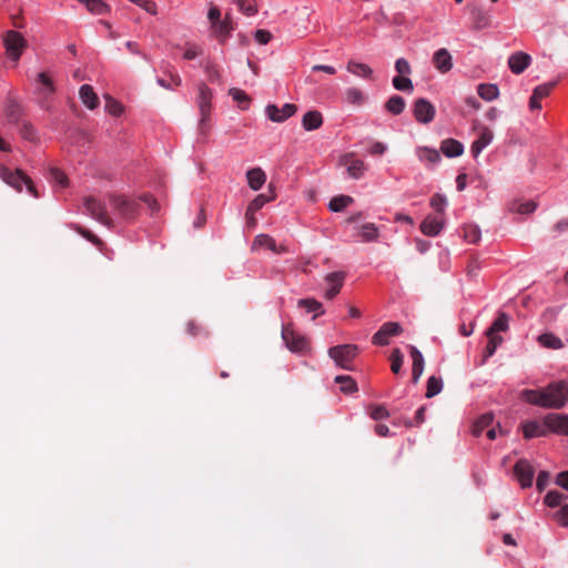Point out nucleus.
<instances>
[{
    "label": "nucleus",
    "instance_id": "9d476101",
    "mask_svg": "<svg viewBox=\"0 0 568 568\" xmlns=\"http://www.w3.org/2000/svg\"><path fill=\"white\" fill-rule=\"evenodd\" d=\"M282 337L292 352L302 353L308 347L307 339L296 334L290 326L283 327Z\"/></svg>",
    "mask_w": 568,
    "mask_h": 568
},
{
    "label": "nucleus",
    "instance_id": "f8f14e48",
    "mask_svg": "<svg viewBox=\"0 0 568 568\" xmlns=\"http://www.w3.org/2000/svg\"><path fill=\"white\" fill-rule=\"evenodd\" d=\"M296 111L297 106L293 103H286L282 108H278L275 104H268L265 108L267 118L273 122H283L295 114Z\"/></svg>",
    "mask_w": 568,
    "mask_h": 568
},
{
    "label": "nucleus",
    "instance_id": "e433bc0d",
    "mask_svg": "<svg viewBox=\"0 0 568 568\" xmlns=\"http://www.w3.org/2000/svg\"><path fill=\"white\" fill-rule=\"evenodd\" d=\"M345 99L349 104L361 105L365 102L366 98L361 89L352 87L345 90Z\"/></svg>",
    "mask_w": 568,
    "mask_h": 568
},
{
    "label": "nucleus",
    "instance_id": "680f3d73",
    "mask_svg": "<svg viewBox=\"0 0 568 568\" xmlns=\"http://www.w3.org/2000/svg\"><path fill=\"white\" fill-rule=\"evenodd\" d=\"M105 109L112 115H120L122 113V105L110 97H106Z\"/></svg>",
    "mask_w": 568,
    "mask_h": 568
},
{
    "label": "nucleus",
    "instance_id": "a19ab883",
    "mask_svg": "<svg viewBox=\"0 0 568 568\" xmlns=\"http://www.w3.org/2000/svg\"><path fill=\"white\" fill-rule=\"evenodd\" d=\"M83 3L87 9L94 14H104L109 11V6L102 0H78Z\"/></svg>",
    "mask_w": 568,
    "mask_h": 568
},
{
    "label": "nucleus",
    "instance_id": "473e14b6",
    "mask_svg": "<svg viewBox=\"0 0 568 568\" xmlns=\"http://www.w3.org/2000/svg\"><path fill=\"white\" fill-rule=\"evenodd\" d=\"M359 236L364 242H374L378 239V227L374 223H365L359 226Z\"/></svg>",
    "mask_w": 568,
    "mask_h": 568
},
{
    "label": "nucleus",
    "instance_id": "6ab92c4d",
    "mask_svg": "<svg viewBox=\"0 0 568 568\" xmlns=\"http://www.w3.org/2000/svg\"><path fill=\"white\" fill-rule=\"evenodd\" d=\"M344 272H333L325 276V281L329 285V287L325 291V297L327 300H333L339 293L344 284Z\"/></svg>",
    "mask_w": 568,
    "mask_h": 568
},
{
    "label": "nucleus",
    "instance_id": "72a5a7b5",
    "mask_svg": "<svg viewBox=\"0 0 568 568\" xmlns=\"http://www.w3.org/2000/svg\"><path fill=\"white\" fill-rule=\"evenodd\" d=\"M478 95L486 101H493L498 98L499 90L496 84L483 83L477 88Z\"/></svg>",
    "mask_w": 568,
    "mask_h": 568
},
{
    "label": "nucleus",
    "instance_id": "6e6d98bb",
    "mask_svg": "<svg viewBox=\"0 0 568 568\" xmlns=\"http://www.w3.org/2000/svg\"><path fill=\"white\" fill-rule=\"evenodd\" d=\"M447 205V199L436 193L430 199V206L437 212V213H444L445 206Z\"/></svg>",
    "mask_w": 568,
    "mask_h": 568
},
{
    "label": "nucleus",
    "instance_id": "8fccbe9b",
    "mask_svg": "<svg viewBox=\"0 0 568 568\" xmlns=\"http://www.w3.org/2000/svg\"><path fill=\"white\" fill-rule=\"evenodd\" d=\"M508 328V317L505 313H500L494 321L493 325L488 328L487 333L496 334L497 332H505Z\"/></svg>",
    "mask_w": 568,
    "mask_h": 568
},
{
    "label": "nucleus",
    "instance_id": "c9c22d12",
    "mask_svg": "<svg viewBox=\"0 0 568 568\" xmlns=\"http://www.w3.org/2000/svg\"><path fill=\"white\" fill-rule=\"evenodd\" d=\"M335 383L339 385V389L344 394H352L357 390L356 382L348 375L336 376Z\"/></svg>",
    "mask_w": 568,
    "mask_h": 568
},
{
    "label": "nucleus",
    "instance_id": "7c9ffc66",
    "mask_svg": "<svg viewBox=\"0 0 568 568\" xmlns=\"http://www.w3.org/2000/svg\"><path fill=\"white\" fill-rule=\"evenodd\" d=\"M37 81L42 85L39 90L42 97L49 98L55 92L54 83L47 72H40L37 77Z\"/></svg>",
    "mask_w": 568,
    "mask_h": 568
},
{
    "label": "nucleus",
    "instance_id": "338daca9",
    "mask_svg": "<svg viewBox=\"0 0 568 568\" xmlns=\"http://www.w3.org/2000/svg\"><path fill=\"white\" fill-rule=\"evenodd\" d=\"M221 17H222L221 10L216 6L211 3L210 8H209V12H207V19H209L211 26L217 21H221L222 20Z\"/></svg>",
    "mask_w": 568,
    "mask_h": 568
},
{
    "label": "nucleus",
    "instance_id": "f257e3e1",
    "mask_svg": "<svg viewBox=\"0 0 568 568\" xmlns=\"http://www.w3.org/2000/svg\"><path fill=\"white\" fill-rule=\"evenodd\" d=\"M523 396L528 403L546 408L559 409L566 405L560 381L550 383L541 390L526 389Z\"/></svg>",
    "mask_w": 568,
    "mask_h": 568
},
{
    "label": "nucleus",
    "instance_id": "58836bf2",
    "mask_svg": "<svg viewBox=\"0 0 568 568\" xmlns=\"http://www.w3.org/2000/svg\"><path fill=\"white\" fill-rule=\"evenodd\" d=\"M353 197L348 195H337L334 196L328 204V207L333 212H341L345 207H347L351 203H353Z\"/></svg>",
    "mask_w": 568,
    "mask_h": 568
},
{
    "label": "nucleus",
    "instance_id": "c85d7f7f",
    "mask_svg": "<svg viewBox=\"0 0 568 568\" xmlns=\"http://www.w3.org/2000/svg\"><path fill=\"white\" fill-rule=\"evenodd\" d=\"M494 422V416L490 413H486L481 415L473 425L471 434L476 437H479L485 429L491 427Z\"/></svg>",
    "mask_w": 568,
    "mask_h": 568
},
{
    "label": "nucleus",
    "instance_id": "a18cd8bd",
    "mask_svg": "<svg viewBox=\"0 0 568 568\" xmlns=\"http://www.w3.org/2000/svg\"><path fill=\"white\" fill-rule=\"evenodd\" d=\"M417 154L420 161H426L428 163H437L440 160V154L438 151L428 148H419L417 150Z\"/></svg>",
    "mask_w": 568,
    "mask_h": 568
},
{
    "label": "nucleus",
    "instance_id": "4d7b16f0",
    "mask_svg": "<svg viewBox=\"0 0 568 568\" xmlns=\"http://www.w3.org/2000/svg\"><path fill=\"white\" fill-rule=\"evenodd\" d=\"M555 85H556V82H548V83L540 84L534 89L532 93L539 100H542L544 98H546L550 94V92L555 88Z\"/></svg>",
    "mask_w": 568,
    "mask_h": 568
},
{
    "label": "nucleus",
    "instance_id": "b1692460",
    "mask_svg": "<svg viewBox=\"0 0 568 568\" xmlns=\"http://www.w3.org/2000/svg\"><path fill=\"white\" fill-rule=\"evenodd\" d=\"M79 95L83 104L90 110H93L99 105V98L91 85L83 84L79 90Z\"/></svg>",
    "mask_w": 568,
    "mask_h": 568
},
{
    "label": "nucleus",
    "instance_id": "a878e982",
    "mask_svg": "<svg viewBox=\"0 0 568 568\" xmlns=\"http://www.w3.org/2000/svg\"><path fill=\"white\" fill-rule=\"evenodd\" d=\"M524 437L530 439L534 437H540L547 435V427L545 422L542 424L538 422H528L523 425Z\"/></svg>",
    "mask_w": 568,
    "mask_h": 568
},
{
    "label": "nucleus",
    "instance_id": "f03ea898",
    "mask_svg": "<svg viewBox=\"0 0 568 568\" xmlns=\"http://www.w3.org/2000/svg\"><path fill=\"white\" fill-rule=\"evenodd\" d=\"M0 178L11 187L17 190L18 192L22 191V185H26L28 192L38 197V191L32 182V180L26 175L22 170L12 171L6 166H0Z\"/></svg>",
    "mask_w": 568,
    "mask_h": 568
},
{
    "label": "nucleus",
    "instance_id": "0e129e2a",
    "mask_svg": "<svg viewBox=\"0 0 568 568\" xmlns=\"http://www.w3.org/2000/svg\"><path fill=\"white\" fill-rule=\"evenodd\" d=\"M555 519L564 527H568V504L564 505L556 514Z\"/></svg>",
    "mask_w": 568,
    "mask_h": 568
},
{
    "label": "nucleus",
    "instance_id": "dca6fc26",
    "mask_svg": "<svg viewBox=\"0 0 568 568\" xmlns=\"http://www.w3.org/2000/svg\"><path fill=\"white\" fill-rule=\"evenodd\" d=\"M432 63L434 68L443 74L449 72L454 65L453 57L445 48L438 49L434 52Z\"/></svg>",
    "mask_w": 568,
    "mask_h": 568
},
{
    "label": "nucleus",
    "instance_id": "5fc2aeb1",
    "mask_svg": "<svg viewBox=\"0 0 568 568\" xmlns=\"http://www.w3.org/2000/svg\"><path fill=\"white\" fill-rule=\"evenodd\" d=\"M6 115L10 121L17 122L21 116V106L14 101H9L6 105Z\"/></svg>",
    "mask_w": 568,
    "mask_h": 568
},
{
    "label": "nucleus",
    "instance_id": "4468645a",
    "mask_svg": "<svg viewBox=\"0 0 568 568\" xmlns=\"http://www.w3.org/2000/svg\"><path fill=\"white\" fill-rule=\"evenodd\" d=\"M545 426L547 433L552 432L560 435L568 436V416L562 414H548L545 416Z\"/></svg>",
    "mask_w": 568,
    "mask_h": 568
},
{
    "label": "nucleus",
    "instance_id": "f3484780",
    "mask_svg": "<svg viewBox=\"0 0 568 568\" xmlns=\"http://www.w3.org/2000/svg\"><path fill=\"white\" fill-rule=\"evenodd\" d=\"M531 63V57L523 51H517L509 55L508 67L515 74L523 73Z\"/></svg>",
    "mask_w": 568,
    "mask_h": 568
},
{
    "label": "nucleus",
    "instance_id": "49530a36",
    "mask_svg": "<svg viewBox=\"0 0 568 568\" xmlns=\"http://www.w3.org/2000/svg\"><path fill=\"white\" fill-rule=\"evenodd\" d=\"M443 388V382L439 377L430 376L427 381V388L425 396L427 398H432L439 394Z\"/></svg>",
    "mask_w": 568,
    "mask_h": 568
},
{
    "label": "nucleus",
    "instance_id": "c03bdc74",
    "mask_svg": "<svg viewBox=\"0 0 568 568\" xmlns=\"http://www.w3.org/2000/svg\"><path fill=\"white\" fill-rule=\"evenodd\" d=\"M229 94L239 103L241 109L246 110L248 108L251 99L243 90L232 88L230 89Z\"/></svg>",
    "mask_w": 568,
    "mask_h": 568
},
{
    "label": "nucleus",
    "instance_id": "09e8293b",
    "mask_svg": "<svg viewBox=\"0 0 568 568\" xmlns=\"http://www.w3.org/2000/svg\"><path fill=\"white\" fill-rule=\"evenodd\" d=\"M390 369L394 374H398L404 363V355L399 348H394L390 354Z\"/></svg>",
    "mask_w": 568,
    "mask_h": 568
},
{
    "label": "nucleus",
    "instance_id": "f704fd0d",
    "mask_svg": "<svg viewBox=\"0 0 568 568\" xmlns=\"http://www.w3.org/2000/svg\"><path fill=\"white\" fill-rule=\"evenodd\" d=\"M298 307L304 308L307 313L314 312L315 318L317 315L324 314V308L322 303L316 301L315 298H303L297 303Z\"/></svg>",
    "mask_w": 568,
    "mask_h": 568
},
{
    "label": "nucleus",
    "instance_id": "412c9836",
    "mask_svg": "<svg viewBox=\"0 0 568 568\" xmlns=\"http://www.w3.org/2000/svg\"><path fill=\"white\" fill-rule=\"evenodd\" d=\"M199 108L202 114V120L204 121L205 118L210 113L211 109V100H212V90L204 83H201L199 85Z\"/></svg>",
    "mask_w": 568,
    "mask_h": 568
},
{
    "label": "nucleus",
    "instance_id": "1a4fd4ad",
    "mask_svg": "<svg viewBox=\"0 0 568 568\" xmlns=\"http://www.w3.org/2000/svg\"><path fill=\"white\" fill-rule=\"evenodd\" d=\"M414 116L419 123H429L435 116V106L426 99L419 98L414 103Z\"/></svg>",
    "mask_w": 568,
    "mask_h": 568
},
{
    "label": "nucleus",
    "instance_id": "7ed1b4c3",
    "mask_svg": "<svg viewBox=\"0 0 568 568\" xmlns=\"http://www.w3.org/2000/svg\"><path fill=\"white\" fill-rule=\"evenodd\" d=\"M357 346L353 344H343L331 347L328 355L341 368L351 371L352 362L357 355Z\"/></svg>",
    "mask_w": 568,
    "mask_h": 568
},
{
    "label": "nucleus",
    "instance_id": "de8ad7c7",
    "mask_svg": "<svg viewBox=\"0 0 568 568\" xmlns=\"http://www.w3.org/2000/svg\"><path fill=\"white\" fill-rule=\"evenodd\" d=\"M253 248L255 247H267L268 250L276 248V242L273 237L267 234H258L253 242Z\"/></svg>",
    "mask_w": 568,
    "mask_h": 568
},
{
    "label": "nucleus",
    "instance_id": "69168bd1",
    "mask_svg": "<svg viewBox=\"0 0 568 568\" xmlns=\"http://www.w3.org/2000/svg\"><path fill=\"white\" fill-rule=\"evenodd\" d=\"M550 474L547 470H541L538 474L536 486L539 491H542L549 483Z\"/></svg>",
    "mask_w": 568,
    "mask_h": 568
},
{
    "label": "nucleus",
    "instance_id": "bf43d9fd",
    "mask_svg": "<svg viewBox=\"0 0 568 568\" xmlns=\"http://www.w3.org/2000/svg\"><path fill=\"white\" fill-rule=\"evenodd\" d=\"M369 415L373 419L381 420L387 418L389 413L383 405H373L369 408Z\"/></svg>",
    "mask_w": 568,
    "mask_h": 568
},
{
    "label": "nucleus",
    "instance_id": "ddd939ff",
    "mask_svg": "<svg viewBox=\"0 0 568 568\" xmlns=\"http://www.w3.org/2000/svg\"><path fill=\"white\" fill-rule=\"evenodd\" d=\"M514 474L523 488H528L532 485L535 471L528 460L519 459L514 467Z\"/></svg>",
    "mask_w": 568,
    "mask_h": 568
},
{
    "label": "nucleus",
    "instance_id": "aec40b11",
    "mask_svg": "<svg viewBox=\"0 0 568 568\" xmlns=\"http://www.w3.org/2000/svg\"><path fill=\"white\" fill-rule=\"evenodd\" d=\"M409 353L413 359L412 379L414 384H417L424 372L425 361L422 353L414 345H409Z\"/></svg>",
    "mask_w": 568,
    "mask_h": 568
},
{
    "label": "nucleus",
    "instance_id": "ea45409f",
    "mask_svg": "<svg viewBox=\"0 0 568 568\" xmlns=\"http://www.w3.org/2000/svg\"><path fill=\"white\" fill-rule=\"evenodd\" d=\"M203 68L206 73L207 80L210 82L214 83V82L221 81V78H222L221 71H220L219 65L215 62H213L211 60H206L203 63Z\"/></svg>",
    "mask_w": 568,
    "mask_h": 568
},
{
    "label": "nucleus",
    "instance_id": "79ce46f5",
    "mask_svg": "<svg viewBox=\"0 0 568 568\" xmlns=\"http://www.w3.org/2000/svg\"><path fill=\"white\" fill-rule=\"evenodd\" d=\"M568 498V495L561 493V491H558V490H550L546 494L545 498H544V503L545 505H547L548 507H557L559 506L564 500H566Z\"/></svg>",
    "mask_w": 568,
    "mask_h": 568
},
{
    "label": "nucleus",
    "instance_id": "2eb2a0df",
    "mask_svg": "<svg viewBox=\"0 0 568 568\" xmlns=\"http://www.w3.org/2000/svg\"><path fill=\"white\" fill-rule=\"evenodd\" d=\"M339 163L345 165L348 175L356 180L361 179L366 170L365 163L362 160L354 159L352 153L343 155L339 160Z\"/></svg>",
    "mask_w": 568,
    "mask_h": 568
},
{
    "label": "nucleus",
    "instance_id": "37998d69",
    "mask_svg": "<svg viewBox=\"0 0 568 568\" xmlns=\"http://www.w3.org/2000/svg\"><path fill=\"white\" fill-rule=\"evenodd\" d=\"M488 337V343L484 353V359L493 356L497 349V347L503 343V337L496 334H489L486 332Z\"/></svg>",
    "mask_w": 568,
    "mask_h": 568
},
{
    "label": "nucleus",
    "instance_id": "39448f33",
    "mask_svg": "<svg viewBox=\"0 0 568 568\" xmlns=\"http://www.w3.org/2000/svg\"><path fill=\"white\" fill-rule=\"evenodd\" d=\"M110 204L115 212L125 221H132L138 214L139 205L123 195H110Z\"/></svg>",
    "mask_w": 568,
    "mask_h": 568
},
{
    "label": "nucleus",
    "instance_id": "052dcab7",
    "mask_svg": "<svg viewBox=\"0 0 568 568\" xmlns=\"http://www.w3.org/2000/svg\"><path fill=\"white\" fill-rule=\"evenodd\" d=\"M395 69L399 75H406L412 72L410 64L405 58H399L396 60Z\"/></svg>",
    "mask_w": 568,
    "mask_h": 568
},
{
    "label": "nucleus",
    "instance_id": "4be33fe9",
    "mask_svg": "<svg viewBox=\"0 0 568 568\" xmlns=\"http://www.w3.org/2000/svg\"><path fill=\"white\" fill-rule=\"evenodd\" d=\"M443 229V221L436 216L428 215L420 223V231L427 236H436Z\"/></svg>",
    "mask_w": 568,
    "mask_h": 568
},
{
    "label": "nucleus",
    "instance_id": "2f4dec72",
    "mask_svg": "<svg viewBox=\"0 0 568 568\" xmlns=\"http://www.w3.org/2000/svg\"><path fill=\"white\" fill-rule=\"evenodd\" d=\"M406 106L405 100L400 95H392L387 102L385 103V109L387 112L398 115L400 114Z\"/></svg>",
    "mask_w": 568,
    "mask_h": 568
},
{
    "label": "nucleus",
    "instance_id": "774afa93",
    "mask_svg": "<svg viewBox=\"0 0 568 568\" xmlns=\"http://www.w3.org/2000/svg\"><path fill=\"white\" fill-rule=\"evenodd\" d=\"M555 483L561 488L568 490V470L559 473L556 476Z\"/></svg>",
    "mask_w": 568,
    "mask_h": 568
},
{
    "label": "nucleus",
    "instance_id": "20e7f679",
    "mask_svg": "<svg viewBox=\"0 0 568 568\" xmlns=\"http://www.w3.org/2000/svg\"><path fill=\"white\" fill-rule=\"evenodd\" d=\"M3 44L10 59L18 61L28 45L24 37L14 30H9L3 36Z\"/></svg>",
    "mask_w": 568,
    "mask_h": 568
},
{
    "label": "nucleus",
    "instance_id": "e2e57ef3",
    "mask_svg": "<svg viewBox=\"0 0 568 568\" xmlns=\"http://www.w3.org/2000/svg\"><path fill=\"white\" fill-rule=\"evenodd\" d=\"M202 49L201 47L194 44V43H191V44H187V48L183 54L184 59L186 60H193L195 58H197L199 55L202 54Z\"/></svg>",
    "mask_w": 568,
    "mask_h": 568
},
{
    "label": "nucleus",
    "instance_id": "5701e85b",
    "mask_svg": "<svg viewBox=\"0 0 568 568\" xmlns=\"http://www.w3.org/2000/svg\"><path fill=\"white\" fill-rule=\"evenodd\" d=\"M246 179L248 186L258 191L266 181V174L261 168H253L246 172Z\"/></svg>",
    "mask_w": 568,
    "mask_h": 568
},
{
    "label": "nucleus",
    "instance_id": "bb28decb",
    "mask_svg": "<svg viewBox=\"0 0 568 568\" xmlns=\"http://www.w3.org/2000/svg\"><path fill=\"white\" fill-rule=\"evenodd\" d=\"M346 70L351 73H353L356 77L363 78V79H372L373 78V69L361 62L356 61H348L346 65Z\"/></svg>",
    "mask_w": 568,
    "mask_h": 568
},
{
    "label": "nucleus",
    "instance_id": "4c0bfd02",
    "mask_svg": "<svg viewBox=\"0 0 568 568\" xmlns=\"http://www.w3.org/2000/svg\"><path fill=\"white\" fill-rule=\"evenodd\" d=\"M538 341L544 347L551 349H559L564 346L561 339L551 333L541 334Z\"/></svg>",
    "mask_w": 568,
    "mask_h": 568
},
{
    "label": "nucleus",
    "instance_id": "6e6552de",
    "mask_svg": "<svg viewBox=\"0 0 568 568\" xmlns=\"http://www.w3.org/2000/svg\"><path fill=\"white\" fill-rule=\"evenodd\" d=\"M275 199V194L273 193L271 196L265 194H258L247 206L245 212L246 225L248 229H254L257 224V220L255 217V213L261 210L266 203Z\"/></svg>",
    "mask_w": 568,
    "mask_h": 568
},
{
    "label": "nucleus",
    "instance_id": "c756f323",
    "mask_svg": "<svg viewBox=\"0 0 568 568\" xmlns=\"http://www.w3.org/2000/svg\"><path fill=\"white\" fill-rule=\"evenodd\" d=\"M474 27L477 30L488 28L491 23V17L483 9H474L471 11Z\"/></svg>",
    "mask_w": 568,
    "mask_h": 568
},
{
    "label": "nucleus",
    "instance_id": "cd10ccee",
    "mask_svg": "<svg viewBox=\"0 0 568 568\" xmlns=\"http://www.w3.org/2000/svg\"><path fill=\"white\" fill-rule=\"evenodd\" d=\"M440 150L446 156L454 158L463 154L464 146L457 140L446 139L442 142Z\"/></svg>",
    "mask_w": 568,
    "mask_h": 568
},
{
    "label": "nucleus",
    "instance_id": "864d4df0",
    "mask_svg": "<svg viewBox=\"0 0 568 568\" xmlns=\"http://www.w3.org/2000/svg\"><path fill=\"white\" fill-rule=\"evenodd\" d=\"M481 232L476 225H466L464 227V237L469 243H477L480 240Z\"/></svg>",
    "mask_w": 568,
    "mask_h": 568
},
{
    "label": "nucleus",
    "instance_id": "603ef678",
    "mask_svg": "<svg viewBox=\"0 0 568 568\" xmlns=\"http://www.w3.org/2000/svg\"><path fill=\"white\" fill-rule=\"evenodd\" d=\"M393 85L398 91L412 92L414 90L412 80L404 75L395 77L393 79Z\"/></svg>",
    "mask_w": 568,
    "mask_h": 568
},
{
    "label": "nucleus",
    "instance_id": "393cba45",
    "mask_svg": "<svg viewBox=\"0 0 568 568\" xmlns=\"http://www.w3.org/2000/svg\"><path fill=\"white\" fill-rule=\"evenodd\" d=\"M323 124V116L321 112L312 110L306 112L302 119V125L306 131H313L321 128Z\"/></svg>",
    "mask_w": 568,
    "mask_h": 568
},
{
    "label": "nucleus",
    "instance_id": "13d9d810",
    "mask_svg": "<svg viewBox=\"0 0 568 568\" xmlns=\"http://www.w3.org/2000/svg\"><path fill=\"white\" fill-rule=\"evenodd\" d=\"M74 230L80 233L83 237L89 240L91 243L97 245L100 250L104 245V243L93 233H91L89 230L83 229L82 226L77 225Z\"/></svg>",
    "mask_w": 568,
    "mask_h": 568
},
{
    "label": "nucleus",
    "instance_id": "3c124183",
    "mask_svg": "<svg viewBox=\"0 0 568 568\" xmlns=\"http://www.w3.org/2000/svg\"><path fill=\"white\" fill-rule=\"evenodd\" d=\"M239 9L246 16L251 17L257 13L256 0H234Z\"/></svg>",
    "mask_w": 568,
    "mask_h": 568
},
{
    "label": "nucleus",
    "instance_id": "a211bd4d",
    "mask_svg": "<svg viewBox=\"0 0 568 568\" xmlns=\"http://www.w3.org/2000/svg\"><path fill=\"white\" fill-rule=\"evenodd\" d=\"M475 128L479 129V138L473 142L470 146L471 154L477 158L480 152L490 144L493 141L494 134L493 131L484 125H475Z\"/></svg>",
    "mask_w": 568,
    "mask_h": 568
},
{
    "label": "nucleus",
    "instance_id": "0eeeda50",
    "mask_svg": "<svg viewBox=\"0 0 568 568\" xmlns=\"http://www.w3.org/2000/svg\"><path fill=\"white\" fill-rule=\"evenodd\" d=\"M402 333L403 327L399 323L387 322L373 335L372 343L378 346H386L392 337L399 336Z\"/></svg>",
    "mask_w": 568,
    "mask_h": 568
},
{
    "label": "nucleus",
    "instance_id": "423d86ee",
    "mask_svg": "<svg viewBox=\"0 0 568 568\" xmlns=\"http://www.w3.org/2000/svg\"><path fill=\"white\" fill-rule=\"evenodd\" d=\"M87 213L104 226L111 229L114 226L113 220L109 216L105 205L92 196L84 199Z\"/></svg>",
    "mask_w": 568,
    "mask_h": 568
},
{
    "label": "nucleus",
    "instance_id": "9b49d317",
    "mask_svg": "<svg viewBox=\"0 0 568 568\" xmlns=\"http://www.w3.org/2000/svg\"><path fill=\"white\" fill-rule=\"evenodd\" d=\"M213 36L217 39V41L222 44L231 36L232 31L235 29V23L233 22L231 14L226 13L225 17L211 26Z\"/></svg>",
    "mask_w": 568,
    "mask_h": 568
}]
</instances>
